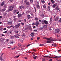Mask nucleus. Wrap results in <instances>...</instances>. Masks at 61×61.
<instances>
[{
	"label": "nucleus",
	"mask_w": 61,
	"mask_h": 61,
	"mask_svg": "<svg viewBox=\"0 0 61 61\" xmlns=\"http://www.w3.org/2000/svg\"><path fill=\"white\" fill-rule=\"evenodd\" d=\"M25 2L27 5H29V2L27 0H25Z\"/></svg>",
	"instance_id": "nucleus-5"
},
{
	"label": "nucleus",
	"mask_w": 61,
	"mask_h": 61,
	"mask_svg": "<svg viewBox=\"0 0 61 61\" xmlns=\"http://www.w3.org/2000/svg\"><path fill=\"white\" fill-rule=\"evenodd\" d=\"M42 61H45V59L44 58H42Z\"/></svg>",
	"instance_id": "nucleus-27"
},
{
	"label": "nucleus",
	"mask_w": 61,
	"mask_h": 61,
	"mask_svg": "<svg viewBox=\"0 0 61 61\" xmlns=\"http://www.w3.org/2000/svg\"><path fill=\"white\" fill-rule=\"evenodd\" d=\"M34 9L35 10V12H36V8L34 7Z\"/></svg>",
	"instance_id": "nucleus-32"
},
{
	"label": "nucleus",
	"mask_w": 61,
	"mask_h": 61,
	"mask_svg": "<svg viewBox=\"0 0 61 61\" xmlns=\"http://www.w3.org/2000/svg\"><path fill=\"white\" fill-rule=\"evenodd\" d=\"M54 1V0H51V3H52V2H53V1Z\"/></svg>",
	"instance_id": "nucleus-63"
},
{
	"label": "nucleus",
	"mask_w": 61,
	"mask_h": 61,
	"mask_svg": "<svg viewBox=\"0 0 61 61\" xmlns=\"http://www.w3.org/2000/svg\"><path fill=\"white\" fill-rule=\"evenodd\" d=\"M39 24V22L38 21H36L35 23V25L36 26H38Z\"/></svg>",
	"instance_id": "nucleus-6"
},
{
	"label": "nucleus",
	"mask_w": 61,
	"mask_h": 61,
	"mask_svg": "<svg viewBox=\"0 0 61 61\" xmlns=\"http://www.w3.org/2000/svg\"><path fill=\"white\" fill-rule=\"evenodd\" d=\"M6 28H4L3 30H6Z\"/></svg>",
	"instance_id": "nucleus-48"
},
{
	"label": "nucleus",
	"mask_w": 61,
	"mask_h": 61,
	"mask_svg": "<svg viewBox=\"0 0 61 61\" xmlns=\"http://www.w3.org/2000/svg\"><path fill=\"white\" fill-rule=\"evenodd\" d=\"M15 42H14V41H12L11 42V44H14V43H15Z\"/></svg>",
	"instance_id": "nucleus-31"
},
{
	"label": "nucleus",
	"mask_w": 61,
	"mask_h": 61,
	"mask_svg": "<svg viewBox=\"0 0 61 61\" xmlns=\"http://www.w3.org/2000/svg\"><path fill=\"white\" fill-rule=\"evenodd\" d=\"M33 50L34 51H35V52H36V50L35 49H33Z\"/></svg>",
	"instance_id": "nucleus-47"
},
{
	"label": "nucleus",
	"mask_w": 61,
	"mask_h": 61,
	"mask_svg": "<svg viewBox=\"0 0 61 61\" xmlns=\"http://www.w3.org/2000/svg\"><path fill=\"white\" fill-rule=\"evenodd\" d=\"M59 19V18H58V17H57L56 18H55V21H57V20H58V19Z\"/></svg>",
	"instance_id": "nucleus-11"
},
{
	"label": "nucleus",
	"mask_w": 61,
	"mask_h": 61,
	"mask_svg": "<svg viewBox=\"0 0 61 61\" xmlns=\"http://www.w3.org/2000/svg\"><path fill=\"white\" fill-rule=\"evenodd\" d=\"M58 21L59 22H61V19L58 20Z\"/></svg>",
	"instance_id": "nucleus-43"
},
{
	"label": "nucleus",
	"mask_w": 61,
	"mask_h": 61,
	"mask_svg": "<svg viewBox=\"0 0 61 61\" xmlns=\"http://www.w3.org/2000/svg\"><path fill=\"white\" fill-rule=\"evenodd\" d=\"M0 30H3V27H0Z\"/></svg>",
	"instance_id": "nucleus-35"
},
{
	"label": "nucleus",
	"mask_w": 61,
	"mask_h": 61,
	"mask_svg": "<svg viewBox=\"0 0 61 61\" xmlns=\"http://www.w3.org/2000/svg\"><path fill=\"white\" fill-rule=\"evenodd\" d=\"M59 32H60V30L58 29H57L55 31L54 33L55 34H56V33H58L59 34Z\"/></svg>",
	"instance_id": "nucleus-4"
},
{
	"label": "nucleus",
	"mask_w": 61,
	"mask_h": 61,
	"mask_svg": "<svg viewBox=\"0 0 61 61\" xmlns=\"http://www.w3.org/2000/svg\"><path fill=\"white\" fill-rule=\"evenodd\" d=\"M22 16V15L20 14H19L18 15V16L19 17H21V16Z\"/></svg>",
	"instance_id": "nucleus-13"
},
{
	"label": "nucleus",
	"mask_w": 61,
	"mask_h": 61,
	"mask_svg": "<svg viewBox=\"0 0 61 61\" xmlns=\"http://www.w3.org/2000/svg\"><path fill=\"white\" fill-rule=\"evenodd\" d=\"M21 24L22 25H24V23H21Z\"/></svg>",
	"instance_id": "nucleus-62"
},
{
	"label": "nucleus",
	"mask_w": 61,
	"mask_h": 61,
	"mask_svg": "<svg viewBox=\"0 0 61 61\" xmlns=\"http://www.w3.org/2000/svg\"><path fill=\"white\" fill-rule=\"evenodd\" d=\"M56 4H54L52 6V7L53 8H55V7H56Z\"/></svg>",
	"instance_id": "nucleus-20"
},
{
	"label": "nucleus",
	"mask_w": 61,
	"mask_h": 61,
	"mask_svg": "<svg viewBox=\"0 0 61 61\" xmlns=\"http://www.w3.org/2000/svg\"><path fill=\"white\" fill-rule=\"evenodd\" d=\"M6 6H7L6 5H5L4 6V7H5V8H6Z\"/></svg>",
	"instance_id": "nucleus-52"
},
{
	"label": "nucleus",
	"mask_w": 61,
	"mask_h": 61,
	"mask_svg": "<svg viewBox=\"0 0 61 61\" xmlns=\"http://www.w3.org/2000/svg\"><path fill=\"white\" fill-rule=\"evenodd\" d=\"M34 31H35V32H37V30H34Z\"/></svg>",
	"instance_id": "nucleus-46"
},
{
	"label": "nucleus",
	"mask_w": 61,
	"mask_h": 61,
	"mask_svg": "<svg viewBox=\"0 0 61 61\" xmlns=\"http://www.w3.org/2000/svg\"><path fill=\"white\" fill-rule=\"evenodd\" d=\"M17 12V10H15L13 11V13L14 14H15Z\"/></svg>",
	"instance_id": "nucleus-18"
},
{
	"label": "nucleus",
	"mask_w": 61,
	"mask_h": 61,
	"mask_svg": "<svg viewBox=\"0 0 61 61\" xmlns=\"http://www.w3.org/2000/svg\"><path fill=\"white\" fill-rule=\"evenodd\" d=\"M50 7L49 6H48V10H49V11H50Z\"/></svg>",
	"instance_id": "nucleus-28"
},
{
	"label": "nucleus",
	"mask_w": 61,
	"mask_h": 61,
	"mask_svg": "<svg viewBox=\"0 0 61 61\" xmlns=\"http://www.w3.org/2000/svg\"><path fill=\"white\" fill-rule=\"evenodd\" d=\"M49 61H52V59H51L49 60Z\"/></svg>",
	"instance_id": "nucleus-58"
},
{
	"label": "nucleus",
	"mask_w": 61,
	"mask_h": 61,
	"mask_svg": "<svg viewBox=\"0 0 61 61\" xmlns=\"http://www.w3.org/2000/svg\"><path fill=\"white\" fill-rule=\"evenodd\" d=\"M7 15V13H6L5 14H4V15Z\"/></svg>",
	"instance_id": "nucleus-64"
},
{
	"label": "nucleus",
	"mask_w": 61,
	"mask_h": 61,
	"mask_svg": "<svg viewBox=\"0 0 61 61\" xmlns=\"http://www.w3.org/2000/svg\"><path fill=\"white\" fill-rule=\"evenodd\" d=\"M32 25H35V24L34 23H33L32 24Z\"/></svg>",
	"instance_id": "nucleus-59"
},
{
	"label": "nucleus",
	"mask_w": 61,
	"mask_h": 61,
	"mask_svg": "<svg viewBox=\"0 0 61 61\" xmlns=\"http://www.w3.org/2000/svg\"><path fill=\"white\" fill-rule=\"evenodd\" d=\"M20 56V55H19L17 56H15V57H16V58H18V57H19V56Z\"/></svg>",
	"instance_id": "nucleus-30"
},
{
	"label": "nucleus",
	"mask_w": 61,
	"mask_h": 61,
	"mask_svg": "<svg viewBox=\"0 0 61 61\" xmlns=\"http://www.w3.org/2000/svg\"><path fill=\"white\" fill-rule=\"evenodd\" d=\"M18 46H21V44L20 43H18Z\"/></svg>",
	"instance_id": "nucleus-26"
},
{
	"label": "nucleus",
	"mask_w": 61,
	"mask_h": 61,
	"mask_svg": "<svg viewBox=\"0 0 61 61\" xmlns=\"http://www.w3.org/2000/svg\"><path fill=\"white\" fill-rule=\"evenodd\" d=\"M33 39H34V38H32L30 39V40H33Z\"/></svg>",
	"instance_id": "nucleus-49"
},
{
	"label": "nucleus",
	"mask_w": 61,
	"mask_h": 61,
	"mask_svg": "<svg viewBox=\"0 0 61 61\" xmlns=\"http://www.w3.org/2000/svg\"><path fill=\"white\" fill-rule=\"evenodd\" d=\"M14 37H15V38H18V36H17V35H15L14 36Z\"/></svg>",
	"instance_id": "nucleus-19"
},
{
	"label": "nucleus",
	"mask_w": 61,
	"mask_h": 61,
	"mask_svg": "<svg viewBox=\"0 0 61 61\" xmlns=\"http://www.w3.org/2000/svg\"><path fill=\"white\" fill-rule=\"evenodd\" d=\"M27 18L28 19H29V18H30V15H28V16H27Z\"/></svg>",
	"instance_id": "nucleus-22"
},
{
	"label": "nucleus",
	"mask_w": 61,
	"mask_h": 61,
	"mask_svg": "<svg viewBox=\"0 0 61 61\" xmlns=\"http://www.w3.org/2000/svg\"><path fill=\"white\" fill-rule=\"evenodd\" d=\"M6 27L8 28H10V26H6Z\"/></svg>",
	"instance_id": "nucleus-42"
},
{
	"label": "nucleus",
	"mask_w": 61,
	"mask_h": 61,
	"mask_svg": "<svg viewBox=\"0 0 61 61\" xmlns=\"http://www.w3.org/2000/svg\"><path fill=\"white\" fill-rule=\"evenodd\" d=\"M5 10H6L5 9H3L1 10V12H4V11H5Z\"/></svg>",
	"instance_id": "nucleus-16"
},
{
	"label": "nucleus",
	"mask_w": 61,
	"mask_h": 61,
	"mask_svg": "<svg viewBox=\"0 0 61 61\" xmlns=\"http://www.w3.org/2000/svg\"><path fill=\"white\" fill-rule=\"evenodd\" d=\"M30 2L31 3H32L33 2V0H30Z\"/></svg>",
	"instance_id": "nucleus-55"
},
{
	"label": "nucleus",
	"mask_w": 61,
	"mask_h": 61,
	"mask_svg": "<svg viewBox=\"0 0 61 61\" xmlns=\"http://www.w3.org/2000/svg\"><path fill=\"white\" fill-rule=\"evenodd\" d=\"M5 38H1L0 40V42H2V41H4L5 40Z\"/></svg>",
	"instance_id": "nucleus-12"
},
{
	"label": "nucleus",
	"mask_w": 61,
	"mask_h": 61,
	"mask_svg": "<svg viewBox=\"0 0 61 61\" xmlns=\"http://www.w3.org/2000/svg\"><path fill=\"white\" fill-rule=\"evenodd\" d=\"M19 8H20V9H22V8H24V6L21 5V6H20Z\"/></svg>",
	"instance_id": "nucleus-14"
},
{
	"label": "nucleus",
	"mask_w": 61,
	"mask_h": 61,
	"mask_svg": "<svg viewBox=\"0 0 61 61\" xmlns=\"http://www.w3.org/2000/svg\"><path fill=\"white\" fill-rule=\"evenodd\" d=\"M35 20H38V19L37 18V17H35Z\"/></svg>",
	"instance_id": "nucleus-33"
},
{
	"label": "nucleus",
	"mask_w": 61,
	"mask_h": 61,
	"mask_svg": "<svg viewBox=\"0 0 61 61\" xmlns=\"http://www.w3.org/2000/svg\"><path fill=\"white\" fill-rule=\"evenodd\" d=\"M52 3L53 4H54V3H55V1H53L52 2Z\"/></svg>",
	"instance_id": "nucleus-54"
},
{
	"label": "nucleus",
	"mask_w": 61,
	"mask_h": 61,
	"mask_svg": "<svg viewBox=\"0 0 61 61\" xmlns=\"http://www.w3.org/2000/svg\"><path fill=\"white\" fill-rule=\"evenodd\" d=\"M7 31H4V32H3V33H7Z\"/></svg>",
	"instance_id": "nucleus-39"
},
{
	"label": "nucleus",
	"mask_w": 61,
	"mask_h": 61,
	"mask_svg": "<svg viewBox=\"0 0 61 61\" xmlns=\"http://www.w3.org/2000/svg\"><path fill=\"white\" fill-rule=\"evenodd\" d=\"M14 7H15V6L14 5H12L10 6L8 10V11H12L13 10V8H14Z\"/></svg>",
	"instance_id": "nucleus-3"
},
{
	"label": "nucleus",
	"mask_w": 61,
	"mask_h": 61,
	"mask_svg": "<svg viewBox=\"0 0 61 61\" xmlns=\"http://www.w3.org/2000/svg\"><path fill=\"white\" fill-rule=\"evenodd\" d=\"M30 36H32V37L34 36V33H32L30 34Z\"/></svg>",
	"instance_id": "nucleus-15"
},
{
	"label": "nucleus",
	"mask_w": 61,
	"mask_h": 61,
	"mask_svg": "<svg viewBox=\"0 0 61 61\" xmlns=\"http://www.w3.org/2000/svg\"><path fill=\"white\" fill-rule=\"evenodd\" d=\"M23 40H20V42H21V43H23Z\"/></svg>",
	"instance_id": "nucleus-41"
},
{
	"label": "nucleus",
	"mask_w": 61,
	"mask_h": 61,
	"mask_svg": "<svg viewBox=\"0 0 61 61\" xmlns=\"http://www.w3.org/2000/svg\"><path fill=\"white\" fill-rule=\"evenodd\" d=\"M44 8H45L46 7V6L45 5H44V6H43Z\"/></svg>",
	"instance_id": "nucleus-51"
},
{
	"label": "nucleus",
	"mask_w": 61,
	"mask_h": 61,
	"mask_svg": "<svg viewBox=\"0 0 61 61\" xmlns=\"http://www.w3.org/2000/svg\"><path fill=\"white\" fill-rule=\"evenodd\" d=\"M20 26V24L19 23L18 25H17L15 27L16 28H18L19 26Z\"/></svg>",
	"instance_id": "nucleus-9"
},
{
	"label": "nucleus",
	"mask_w": 61,
	"mask_h": 61,
	"mask_svg": "<svg viewBox=\"0 0 61 61\" xmlns=\"http://www.w3.org/2000/svg\"><path fill=\"white\" fill-rule=\"evenodd\" d=\"M4 4H5V3L4 2H3L1 3L0 5L1 6H3L4 5Z\"/></svg>",
	"instance_id": "nucleus-10"
},
{
	"label": "nucleus",
	"mask_w": 61,
	"mask_h": 61,
	"mask_svg": "<svg viewBox=\"0 0 61 61\" xmlns=\"http://www.w3.org/2000/svg\"><path fill=\"white\" fill-rule=\"evenodd\" d=\"M12 24V22H9L8 23V25H10L11 24Z\"/></svg>",
	"instance_id": "nucleus-17"
},
{
	"label": "nucleus",
	"mask_w": 61,
	"mask_h": 61,
	"mask_svg": "<svg viewBox=\"0 0 61 61\" xmlns=\"http://www.w3.org/2000/svg\"><path fill=\"white\" fill-rule=\"evenodd\" d=\"M33 28H36V26H33Z\"/></svg>",
	"instance_id": "nucleus-53"
},
{
	"label": "nucleus",
	"mask_w": 61,
	"mask_h": 61,
	"mask_svg": "<svg viewBox=\"0 0 61 61\" xmlns=\"http://www.w3.org/2000/svg\"><path fill=\"white\" fill-rule=\"evenodd\" d=\"M37 40H39L40 39V37H38L37 38Z\"/></svg>",
	"instance_id": "nucleus-45"
},
{
	"label": "nucleus",
	"mask_w": 61,
	"mask_h": 61,
	"mask_svg": "<svg viewBox=\"0 0 61 61\" xmlns=\"http://www.w3.org/2000/svg\"><path fill=\"white\" fill-rule=\"evenodd\" d=\"M41 3H43V4H44L45 3V1L44 0H41Z\"/></svg>",
	"instance_id": "nucleus-23"
},
{
	"label": "nucleus",
	"mask_w": 61,
	"mask_h": 61,
	"mask_svg": "<svg viewBox=\"0 0 61 61\" xmlns=\"http://www.w3.org/2000/svg\"><path fill=\"white\" fill-rule=\"evenodd\" d=\"M19 11H17L16 12L17 14H19Z\"/></svg>",
	"instance_id": "nucleus-56"
},
{
	"label": "nucleus",
	"mask_w": 61,
	"mask_h": 61,
	"mask_svg": "<svg viewBox=\"0 0 61 61\" xmlns=\"http://www.w3.org/2000/svg\"><path fill=\"white\" fill-rule=\"evenodd\" d=\"M17 47V46H15L12 49V50H13V49H15Z\"/></svg>",
	"instance_id": "nucleus-24"
},
{
	"label": "nucleus",
	"mask_w": 61,
	"mask_h": 61,
	"mask_svg": "<svg viewBox=\"0 0 61 61\" xmlns=\"http://www.w3.org/2000/svg\"><path fill=\"white\" fill-rule=\"evenodd\" d=\"M39 46H44V44H41L39 45Z\"/></svg>",
	"instance_id": "nucleus-25"
},
{
	"label": "nucleus",
	"mask_w": 61,
	"mask_h": 61,
	"mask_svg": "<svg viewBox=\"0 0 61 61\" xmlns=\"http://www.w3.org/2000/svg\"><path fill=\"white\" fill-rule=\"evenodd\" d=\"M37 56H35L33 57V58H34V59H36V58H37Z\"/></svg>",
	"instance_id": "nucleus-29"
},
{
	"label": "nucleus",
	"mask_w": 61,
	"mask_h": 61,
	"mask_svg": "<svg viewBox=\"0 0 61 61\" xmlns=\"http://www.w3.org/2000/svg\"><path fill=\"white\" fill-rule=\"evenodd\" d=\"M36 8L38 9H39L40 8V6L38 4H36Z\"/></svg>",
	"instance_id": "nucleus-7"
},
{
	"label": "nucleus",
	"mask_w": 61,
	"mask_h": 61,
	"mask_svg": "<svg viewBox=\"0 0 61 61\" xmlns=\"http://www.w3.org/2000/svg\"><path fill=\"white\" fill-rule=\"evenodd\" d=\"M13 20H14V21H15H15H16V18H14Z\"/></svg>",
	"instance_id": "nucleus-36"
},
{
	"label": "nucleus",
	"mask_w": 61,
	"mask_h": 61,
	"mask_svg": "<svg viewBox=\"0 0 61 61\" xmlns=\"http://www.w3.org/2000/svg\"><path fill=\"white\" fill-rule=\"evenodd\" d=\"M49 57V58H52L51 57H50V56H43V57Z\"/></svg>",
	"instance_id": "nucleus-8"
},
{
	"label": "nucleus",
	"mask_w": 61,
	"mask_h": 61,
	"mask_svg": "<svg viewBox=\"0 0 61 61\" xmlns=\"http://www.w3.org/2000/svg\"><path fill=\"white\" fill-rule=\"evenodd\" d=\"M29 27H27L26 28H25V29L26 30H27V29H28V28H29Z\"/></svg>",
	"instance_id": "nucleus-37"
},
{
	"label": "nucleus",
	"mask_w": 61,
	"mask_h": 61,
	"mask_svg": "<svg viewBox=\"0 0 61 61\" xmlns=\"http://www.w3.org/2000/svg\"><path fill=\"white\" fill-rule=\"evenodd\" d=\"M3 55H4V53H3L2 54L1 56V57H2V56H3Z\"/></svg>",
	"instance_id": "nucleus-60"
},
{
	"label": "nucleus",
	"mask_w": 61,
	"mask_h": 61,
	"mask_svg": "<svg viewBox=\"0 0 61 61\" xmlns=\"http://www.w3.org/2000/svg\"><path fill=\"white\" fill-rule=\"evenodd\" d=\"M44 23L45 24H48V22L46 20H43L41 21V23L42 25H44Z\"/></svg>",
	"instance_id": "nucleus-2"
},
{
	"label": "nucleus",
	"mask_w": 61,
	"mask_h": 61,
	"mask_svg": "<svg viewBox=\"0 0 61 61\" xmlns=\"http://www.w3.org/2000/svg\"><path fill=\"white\" fill-rule=\"evenodd\" d=\"M59 57H61V56H59L58 57L57 56H56L54 57V58H59Z\"/></svg>",
	"instance_id": "nucleus-21"
},
{
	"label": "nucleus",
	"mask_w": 61,
	"mask_h": 61,
	"mask_svg": "<svg viewBox=\"0 0 61 61\" xmlns=\"http://www.w3.org/2000/svg\"><path fill=\"white\" fill-rule=\"evenodd\" d=\"M45 39H47V40H49L46 41V43H53L54 42L52 41H54V39L51 37L49 38H45Z\"/></svg>",
	"instance_id": "nucleus-1"
},
{
	"label": "nucleus",
	"mask_w": 61,
	"mask_h": 61,
	"mask_svg": "<svg viewBox=\"0 0 61 61\" xmlns=\"http://www.w3.org/2000/svg\"><path fill=\"white\" fill-rule=\"evenodd\" d=\"M52 46H55V47L56 46V44H52Z\"/></svg>",
	"instance_id": "nucleus-34"
},
{
	"label": "nucleus",
	"mask_w": 61,
	"mask_h": 61,
	"mask_svg": "<svg viewBox=\"0 0 61 61\" xmlns=\"http://www.w3.org/2000/svg\"><path fill=\"white\" fill-rule=\"evenodd\" d=\"M51 19H52V18H50V22H51L52 21V20Z\"/></svg>",
	"instance_id": "nucleus-38"
},
{
	"label": "nucleus",
	"mask_w": 61,
	"mask_h": 61,
	"mask_svg": "<svg viewBox=\"0 0 61 61\" xmlns=\"http://www.w3.org/2000/svg\"><path fill=\"white\" fill-rule=\"evenodd\" d=\"M1 35L2 36H5V35H4L3 34H1Z\"/></svg>",
	"instance_id": "nucleus-57"
},
{
	"label": "nucleus",
	"mask_w": 61,
	"mask_h": 61,
	"mask_svg": "<svg viewBox=\"0 0 61 61\" xmlns=\"http://www.w3.org/2000/svg\"><path fill=\"white\" fill-rule=\"evenodd\" d=\"M31 53V52H30V51H28V52H27V53Z\"/></svg>",
	"instance_id": "nucleus-61"
},
{
	"label": "nucleus",
	"mask_w": 61,
	"mask_h": 61,
	"mask_svg": "<svg viewBox=\"0 0 61 61\" xmlns=\"http://www.w3.org/2000/svg\"><path fill=\"white\" fill-rule=\"evenodd\" d=\"M24 22H26V19H24Z\"/></svg>",
	"instance_id": "nucleus-50"
},
{
	"label": "nucleus",
	"mask_w": 61,
	"mask_h": 61,
	"mask_svg": "<svg viewBox=\"0 0 61 61\" xmlns=\"http://www.w3.org/2000/svg\"><path fill=\"white\" fill-rule=\"evenodd\" d=\"M44 26L46 27H47V25H44Z\"/></svg>",
	"instance_id": "nucleus-44"
},
{
	"label": "nucleus",
	"mask_w": 61,
	"mask_h": 61,
	"mask_svg": "<svg viewBox=\"0 0 61 61\" xmlns=\"http://www.w3.org/2000/svg\"><path fill=\"white\" fill-rule=\"evenodd\" d=\"M58 6H57L56 8L55 9L56 10H57V9H58Z\"/></svg>",
	"instance_id": "nucleus-40"
}]
</instances>
